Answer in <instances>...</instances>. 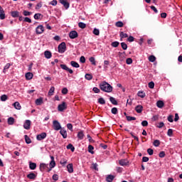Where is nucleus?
<instances>
[{
  "instance_id": "26",
  "label": "nucleus",
  "mask_w": 182,
  "mask_h": 182,
  "mask_svg": "<svg viewBox=\"0 0 182 182\" xmlns=\"http://www.w3.org/2000/svg\"><path fill=\"white\" fill-rule=\"evenodd\" d=\"M119 37L121 39H124V38H129V35L127 33H124L123 31L119 33Z\"/></svg>"
},
{
  "instance_id": "33",
  "label": "nucleus",
  "mask_w": 182,
  "mask_h": 182,
  "mask_svg": "<svg viewBox=\"0 0 182 182\" xmlns=\"http://www.w3.org/2000/svg\"><path fill=\"white\" fill-rule=\"evenodd\" d=\"M53 93H55V87H51L48 92V96H53Z\"/></svg>"
},
{
  "instance_id": "8",
  "label": "nucleus",
  "mask_w": 182,
  "mask_h": 182,
  "mask_svg": "<svg viewBox=\"0 0 182 182\" xmlns=\"http://www.w3.org/2000/svg\"><path fill=\"white\" fill-rule=\"evenodd\" d=\"M46 133L45 132L38 134L36 136V139L38 141L43 140V139H46Z\"/></svg>"
},
{
  "instance_id": "61",
  "label": "nucleus",
  "mask_w": 182,
  "mask_h": 182,
  "mask_svg": "<svg viewBox=\"0 0 182 182\" xmlns=\"http://www.w3.org/2000/svg\"><path fill=\"white\" fill-rule=\"evenodd\" d=\"M41 16H42V14H36L34 15V19L38 20V19H39V18H41Z\"/></svg>"
},
{
  "instance_id": "29",
  "label": "nucleus",
  "mask_w": 182,
  "mask_h": 182,
  "mask_svg": "<svg viewBox=\"0 0 182 182\" xmlns=\"http://www.w3.org/2000/svg\"><path fill=\"white\" fill-rule=\"evenodd\" d=\"M24 139H25L26 143L27 144H31V143H32V140H31V138H29V136L28 135H25Z\"/></svg>"
},
{
  "instance_id": "43",
  "label": "nucleus",
  "mask_w": 182,
  "mask_h": 182,
  "mask_svg": "<svg viewBox=\"0 0 182 182\" xmlns=\"http://www.w3.org/2000/svg\"><path fill=\"white\" fill-rule=\"evenodd\" d=\"M98 103H100V105H106V101L105 100V99L101 97L98 99Z\"/></svg>"
},
{
  "instance_id": "56",
  "label": "nucleus",
  "mask_w": 182,
  "mask_h": 182,
  "mask_svg": "<svg viewBox=\"0 0 182 182\" xmlns=\"http://www.w3.org/2000/svg\"><path fill=\"white\" fill-rule=\"evenodd\" d=\"M147 153L148 154H149V156H153V153H154V151H153V149L149 148L147 149Z\"/></svg>"
},
{
  "instance_id": "12",
  "label": "nucleus",
  "mask_w": 182,
  "mask_h": 182,
  "mask_svg": "<svg viewBox=\"0 0 182 182\" xmlns=\"http://www.w3.org/2000/svg\"><path fill=\"white\" fill-rule=\"evenodd\" d=\"M51 161L50 162V168H53L55 166H56V163L55 162V157L50 156Z\"/></svg>"
},
{
  "instance_id": "34",
  "label": "nucleus",
  "mask_w": 182,
  "mask_h": 182,
  "mask_svg": "<svg viewBox=\"0 0 182 182\" xmlns=\"http://www.w3.org/2000/svg\"><path fill=\"white\" fill-rule=\"evenodd\" d=\"M90 62L94 66H96V60L95 59V57H90L89 58Z\"/></svg>"
},
{
  "instance_id": "3",
  "label": "nucleus",
  "mask_w": 182,
  "mask_h": 182,
  "mask_svg": "<svg viewBox=\"0 0 182 182\" xmlns=\"http://www.w3.org/2000/svg\"><path fill=\"white\" fill-rule=\"evenodd\" d=\"M53 127L54 130H60L62 129V127L60 126V123L59 122L55 120L53 122Z\"/></svg>"
},
{
  "instance_id": "46",
  "label": "nucleus",
  "mask_w": 182,
  "mask_h": 182,
  "mask_svg": "<svg viewBox=\"0 0 182 182\" xmlns=\"http://www.w3.org/2000/svg\"><path fill=\"white\" fill-rule=\"evenodd\" d=\"M0 19H5V11H1L0 12Z\"/></svg>"
},
{
  "instance_id": "48",
  "label": "nucleus",
  "mask_w": 182,
  "mask_h": 182,
  "mask_svg": "<svg viewBox=\"0 0 182 182\" xmlns=\"http://www.w3.org/2000/svg\"><path fill=\"white\" fill-rule=\"evenodd\" d=\"M85 79H87V80H92V79H93V76L90 74H86Z\"/></svg>"
},
{
  "instance_id": "17",
  "label": "nucleus",
  "mask_w": 182,
  "mask_h": 182,
  "mask_svg": "<svg viewBox=\"0 0 182 182\" xmlns=\"http://www.w3.org/2000/svg\"><path fill=\"white\" fill-rule=\"evenodd\" d=\"M13 106L17 110H21L22 107L21 106V104L18 102H16L13 104Z\"/></svg>"
},
{
  "instance_id": "20",
  "label": "nucleus",
  "mask_w": 182,
  "mask_h": 182,
  "mask_svg": "<svg viewBox=\"0 0 182 182\" xmlns=\"http://www.w3.org/2000/svg\"><path fill=\"white\" fill-rule=\"evenodd\" d=\"M68 173H73V164H69L67 166Z\"/></svg>"
},
{
  "instance_id": "57",
  "label": "nucleus",
  "mask_w": 182,
  "mask_h": 182,
  "mask_svg": "<svg viewBox=\"0 0 182 182\" xmlns=\"http://www.w3.org/2000/svg\"><path fill=\"white\" fill-rule=\"evenodd\" d=\"M24 22H28V23H32V20L29 17L24 18Z\"/></svg>"
},
{
  "instance_id": "16",
  "label": "nucleus",
  "mask_w": 182,
  "mask_h": 182,
  "mask_svg": "<svg viewBox=\"0 0 182 182\" xmlns=\"http://www.w3.org/2000/svg\"><path fill=\"white\" fill-rule=\"evenodd\" d=\"M46 168H48V164H43V163L40 164V171H45Z\"/></svg>"
},
{
  "instance_id": "64",
  "label": "nucleus",
  "mask_w": 182,
  "mask_h": 182,
  "mask_svg": "<svg viewBox=\"0 0 182 182\" xmlns=\"http://www.w3.org/2000/svg\"><path fill=\"white\" fill-rule=\"evenodd\" d=\"M68 88L66 87H64L63 90H62V93L63 95H68Z\"/></svg>"
},
{
  "instance_id": "4",
  "label": "nucleus",
  "mask_w": 182,
  "mask_h": 182,
  "mask_svg": "<svg viewBox=\"0 0 182 182\" xmlns=\"http://www.w3.org/2000/svg\"><path fill=\"white\" fill-rule=\"evenodd\" d=\"M66 109H68V107L66 106V102H65L59 105L58 107V112H63V110H66Z\"/></svg>"
},
{
  "instance_id": "19",
  "label": "nucleus",
  "mask_w": 182,
  "mask_h": 182,
  "mask_svg": "<svg viewBox=\"0 0 182 182\" xmlns=\"http://www.w3.org/2000/svg\"><path fill=\"white\" fill-rule=\"evenodd\" d=\"M11 15L13 18H18L19 17V11H11Z\"/></svg>"
},
{
  "instance_id": "49",
  "label": "nucleus",
  "mask_w": 182,
  "mask_h": 182,
  "mask_svg": "<svg viewBox=\"0 0 182 182\" xmlns=\"http://www.w3.org/2000/svg\"><path fill=\"white\" fill-rule=\"evenodd\" d=\"M127 65H132L133 63V60L131 58H129L126 60Z\"/></svg>"
},
{
  "instance_id": "41",
  "label": "nucleus",
  "mask_w": 182,
  "mask_h": 182,
  "mask_svg": "<svg viewBox=\"0 0 182 182\" xmlns=\"http://www.w3.org/2000/svg\"><path fill=\"white\" fill-rule=\"evenodd\" d=\"M23 15L24 16H31V15H32V12L28 11H23Z\"/></svg>"
},
{
  "instance_id": "62",
  "label": "nucleus",
  "mask_w": 182,
  "mask_h": 182,
  "mask_svg": "<svg viewBox=\"0 0 182 182\" xmlns=\"http://www.w3.org/2000/svg\"><path fill=\"white\" fill-rule=\"evenodd\" d=\"M42 8V2L38 3L36 6V9H41Z\"/></svg>"
},
{
  "instance_id": "24",
  "label": "nucleus",
  "mask_w": 182,
  "mask_h": 182,
  "mask_svg": "<svg viewBox=\"0 0 182 182\" xmlns=\"http://www.w3.org/2000/svg\"><path fill=\"white\" fill-rule=\"evenodd\" d=\"M33 77V74L32 73H26V78L27 80H31Z\"/></svg>"
},
{
  "instance_id": "2",
  "label": "nucleus",
  "mask_w": 182,
  "mask_h": 182,
  "mask_svg": "<svg viewBox=\"0 0 182 182\" xmlns=\"http://www.w3.org/2000/svg\"><path fill=\"white\" fill-rule=\"evenodd\" d=\"M59 53H65L66 52V43L63 42L58 46Z\"/></svg>"
},
{
  "instance_id": "22",
  "label": "nucleus",
  "mask_w": 182,
  "mask_h": 182,
  "mask_svg": "<svg viewBox=\"0 0 182 182\" xmlns=\"http://www.w3.org/2000/svg\"><path fill=\"white\" fill-rule=\"evenodd\" d=\"M77 137L80 140H83L85 137V134H83V131H80L78 132Z\"/></svg>"
},
{
  "instance_id": "59",
  "label": "nucleus",
  "mask_w": 182,
  "mask_h": 182,
  "mask_svg": "<svg viewBox=\"0 0 182 182\" xmlns=\"http://www.w3.org/2000/svg\"><path fill=\"white\" fill-rule=\"evenodd\" d=\"M141 125L144 127H146V126H149V122L146 121V120H144L141 122Z\"/></svg>"
},
{
  "instance_id": "14",
  "label": "nucleus",
  "mask_w": 182,
  "mask_h": 182,
  "mask_svg": "<svg viewBox=\"0 0 182 182\" xmlns=\"http://www.w3.org/2000/svg\"><path fill=\"white\" fill-rule=\"evenodd\" d=\"M44 56L46 58V59H50L52 58V53L50 51H45L44 52Z\"/></svg>"
},
{
  "instance_id": "60",
  "label": "nucleus",
  "mask_w": 182,
  "mask_h": 182,
  "mask_svg": "<svg viewBox=\"0 0 182 182\" xmlns=\"http://www.w3.org/2000/svg\"><path fill=\"white\" fill-rule=\"evenodd\" d=\"M167 135L169 136V137H171V136H173V130L171 129H169L168 130Z\"/></svg>"
},
{
  "instance_id": "28",
  "label": "nucleus",
  "mask_w": 182,
  "mask_h": 182,
  "mask_svg": "<svg viewBox=\"0 0 182 182\" xmlns=\"http://www.w3.org/2000/svg\"><path fill=\"white\" fill-rule=\"evenodd\" d=\"M7 122H8V124L12 125L15 123V119L11 117L8 119Z\"/></svg>"
},
{
  "instance_id": "21",
  "label": "nucleus",
  "mask_w": 182,
  "mask_h": 182,
  "mask_svg": "<svg viewBox=\"0 0 182 182\" xmlns=\"http://www.w3.org/2000/svg\"><path fill=\"white\" fill-rule=\"evenodd\" d=\"M27 177L30 180H35V178H36V174H35L34 173H30L29 174L27 175Z\"/></svg>"
},
{
  "instance_id": "54",
  "label": "nucleus",
  "mask_w": 182,
  "mask_h": 182,
  "mask_svg": "<svg viewBox=\"0 0 182 182\" xmlns=\"http://www.w3.org/2000/svg\"><path fill=\"white\" fill-rule=\"evenodd\" d=\"M97 164H92V168H93V170H95L96 171H99V168H97Z\"/></svg>"
},
{
  "instance_id": "35",
  "label": "nucleus",
  "mask_w": 182,
  "mask_h": 182,
  "mask_svg": "<svg viewBox=\"0 0 182 182\" xmlns=\"http://www.w3.org/2000/svg\"><path fill=\"white\" fill-rule=\"evenodd\" d=\"M138 96L139 97H141V99H143V98L146 97V93L144 92H143V91H139L138 92Z\"/></svg>"
},
{
  "instance_id": "32",
  "label": "nucleus",
  "mask_w": 182,
  "mask_h": 182,
  "mask_svg": "<svg viewBox=\"0 0 182 182\" xmlns=\"http://www.w3.org/2000/svg\"><path fill=\"white\" fill-rule=\"evenodd\" d=\"M93 150H95V147H93V146H92V145H89L88 146L89 153H91V154H95V151H93Z\"/></svg>"
},
{
  "instance_id": "27",
  "label": "nucleus",
  "mask_w": 182,
  "mask_h": 182,
  "mask_svg": "<svg viewBox=\"0 0 182 182\" xmlns=\"http://www.w3.org/2000/svg\"><path fill=\"white\" fill-rule=\"evenodd\" d=\"M29 168L31 170H35L36 168V164L33 162H30L29 163Z\"/></svg>"
},
{
  "instance_id": "63",
  "label": "nucleus",
  "mask_w": 182,
  "mask_h": 182,
  "mask_svg": "<svg viewBox=\"0 0 182 182\" xmlns=\"http://www.w3.org/2000/svg\"><path fill=\"white\" fill-rule=\"evenodd\" d=\"M159 157H161V159H163V157L166 156V153H164V151H161L159 154Z\"/></svg>"
},
{
  "instance_id": "36",
  "label": "nucleus",
  "mask_w": 182,
  "mask_h": 182,
  "mask_svg": "<svg viewBox=\"0 0 182 182\" xmlns=\"http://www.w3.org/2000/svg\"><path fill=\"white\" fill-rule=\"evenodd\" d=\"M124 23L122 21H117L116 23H115V26H117V28H123L124 26Z\"/></svg>"
},
{
  "instance_id": "10",
  "label": "nucleus",
  "mask_w": 182,
  "mask_h": 182,
  "mask_svg": "<svg viewBox=\"0 0 182 182\" xmlns=\"http://www.w3.org/2000/svg\"><path fill=\"white\" fill-rule=\"evenodd\" d=\"M60 4H62L65 9H68L70 6L69 2L66 1V0H59Z\"/></svg>"
},
{
  "instance_id": "52",
  "label": "nucleus",
  "mask_w": 182,
  "mask_h": 182,
  "mask_svg": "<svg viewBox=\"0 0 182 182\" xmlns=\"http://www.w3.org/2000/svg\"><path fill=\"white\" fill-rule=\"evenodd\" d=\"M127 120L128 122H132V120H136V117H131V116H127Z\"/></svg>"
},
{
  "instance_id": "38",
  "label": "nucleus",
  "mask_w": 182,
  "mask_h": 182,
  "mask_svg": "<svg viewBox=\"0 0 182 182\" xmlns=\"http://www.w3.org/2000/svg\"><path fill=\"white\" fill-rule=\"evenodd\" d=\"M92 33L96 36H99V35H100V31L97 28H94Z\"/></svg>"
},
{
  "instance_id": "30",
  "label": "nucleus",
  "mask_w": 182,
  "mask_h": 182,
  "mask_svg": "<svg viewBox=\"0 0 182 182\" xmlns=\"http://www.w3.org/2000/svg\"><path fill=\"white\" fill-rule=\"evenodd\" d=\"M109 100H110L111 103L114 105V106H117V101L116 100V99L114 97H110Z\"/></svg>"
},
{
  "instance_id": "1",
  "label": "nucleus",
  "mask_w": 182,
  "mask_h": 182,
  "mask_svg": "<svg viewBox=\"0 0 182 182\" xmlns=\"http://www.w3.org/2000/svg\"><path fill=\"white\" fill-rule=\"evenodd\" d=\"M100 87L102 92H105L106 93H110L113 91V87L105 81L100 83Z\"/></svg>"
},
{
  "instance_id": "42",
  "label": "nucleus",
  "mask_w": 182,
  "mask_h": 182,
  "mask_svg": "<svg viewBox=\"0 0 182 182\" xmlns=\"http://www.w3.org/2000/svg\"><path fill=\"white\" fill-rule=\"evenodd\" d=\"M68 163V160H66L65 159H62L60 161V164H61L62 166H66Z\"/></svg>"
},
{
  "instance_id": "25",
  "label": "nucleus",
  "mask_w": 182,
  "mask_h": 182,
  "mask_svg": "<svg viewBox=\"0 0 182 182\" xmlns=\"http://www.w3.org/2000/svg\"><path fill=\"white\" fill-rule=\"evenodd\" d=\"M107 182H112L114 180V176L108 175L106 178Z\"/></svg>"
},
{
  "instance_id": "23",
  "label": "nucleus",
  "mask_w": 182,
  "mask_h": 182,
  "mask_svg": "<svg viewBox=\"0 0 182 182\" xmlns=\"http://www.w3.org/2000/svg\"><path fill=\"white\" fill-rule=\"evenodd\" d=\"M43 103V99L42 97L38 98L36 100V105L37 106H41Z\"/></svg>"
},
{
  "instance_id": "37",
  "label": "nucleus",
  "mask_w": 182,
  "mask_h": 182,
  "mask_svg": "<svg viewBox=\"0 0 182 182\" xmlns=\"http://www.w3.org/2000/svg\"><path fill=\"white\" fill-rule=\"evenodd\" d=\"M119 45H120V43H119V41H114L111 43V46H112V48H117Z\"/></svg>"
},
{
  "instance_id": "7",
  "label": "nucleus",
  "mask_w": 182,
  "mask_h": 182,
  "mask_svg": "<svg viewBox=\"0 0 182 182\" xmlns=\"http://www.w3.org/2000/svg\"><path fill=\"white\" fill-rule=\"evenodd\" d=\"M60 66L61 69H63V70H67V72H69V73H70V75H72V73H73V70L68 68L66 65L61 64Z\"/></svg>"
},
{
  "instance_id": "31",
  "label": "nucleus",
  "mask_w": 182,
  "mask_h": 182,
  "mask_svg": "<svg viewBox=\"0 0 182 182\" xmlns=\"http://www.w3.org/2000/svg\"><path fill=\"white\" fill-rule=\"evenodd\" d=\"M70 65L71 66H73V68H80V65H79V63H76L75 61H71Z\"/></svg>"
},
{
  "instance_id": "18",
  "label": "nucleus",
  "mask_w": 182,
  "mask_h": 182,
  "mask_svg": "<svg viewBox=\"0 0 182 182\" xmlns=\"http://www.w3.org/2000/svg\"><path fill=\"white\" fill-rule=\"evenodd\" d=\"M135 110H136V113H141L143 112V106L137 105L135 107Z\"/></svg>"
},
{
  "instance_id": "9",
  "label": "nucleus",
  "mask_w": 182,
  "mask_h": 182,
  "mask_svg": "<svg viewBox=\"0 0 182 182\" xmlns=\"http://www.w3.org/2000/svg\"><path fill=\"white\" fill-rule=\"evenodd\" d=\"M23 127L24 129H26V130H29V129H31V120L29 119L26 120L23 124Z\"/></svg>"
},
{
  "instance_id": "53",
  "label": "nucleus",
  "mask_w": 182,
  "mask_h": 182,
  "mask_svg": "<svg viewBox=\"0 0 182 182\" xmlns=\"http://www.w3.org/2000/svg\"><path fill=\"white\" fill-rule=\"evenodd\" d=\"M148 86L149 89H154V82L153 81H151L149 84Z\"/></svg>"
},
{
  "instance_id": "13",
  "label": "nucleus",
  "mask_w": 182,
  "mask_h": 182,
  "mask_svg": "<svg viewBox=\"0 0 182 182\" xmlns=\"http://www.w3.org/2000/svg\"><path fill=\"white\" fill-rule=\"evenodd\" d=\"M120 166H127L129 164V161L127 159H121L119 161Z\"/></svg>"
},
{
  "instance_id": "51",
  "label": "nucleus",
  "mask_w": 182,
  "mask_h": 182,
  "mask_svg": "<svg viewBox=\"0 0 182 182\" xmlns=\"http://www.w3.org/2000/svg\"><path fill=\"white\" fill-rule=\"evenodd\" d=\"M121 46L124 50H127V44L126 43H121Z\"/></svg>"
},
{
  "instance_id": "6",
  "label": "nucleus",
  "mask_w": 182,
  "mask_h": 182,
  "mask_svg": "<svg viewBox=\"0 0 182 182\" xmlns=\"http://www.w3.org/2000/svg\"><path fill=\"white\" fill-rule=\"evenodd\" d=\"M69 36H70V39H76V38H77V36H78L77 31H70L69 33Z\"/></svg>"
},
{
  "instance_id": "15",
  "label": "nucleus",
  "mask_w": 182,
  "mask_h": 182,
  "mask_svg": "<svg viewBox=\"0 0 182 182\" xmlns=\"http://www.w3.org/2000/svg\"><path fill=\"white\" fill-rule=\"evenodd\" d=\"M156 106L159 109H163L164 107V102L162 100H159L156 102Z\"/></svg>"
},
{
  "instance_id": "39",
  "label": "nucleus",
  "mask_w": 182,
  "mask_h": 182,
  "mask_svg": "<svg viewBox=\"0 0 182 182\" xmlns=\"http://www.w3.org/2000/svg\"><path fill=\"white\" fill-rule=\"evenodd\" d=\"M78 26L81 29H85V28H86V23H83V22H80V23H78Z\"/></svg>"
},
{
  "instance_id": "45",
  "label": "nucleus",
  "mask_w": 182,
  "mask_h": 182,
  "mask_svg": "<svg viewBox=\"0 0 182 182\" xmlns=\"http://www.w3.org/2000/svg\"><path fill=\"white\" fill-rule=\"evenodd\" d=\"M1 102H6V100H8V96L6 95H3L1 97Z\"/></svg>"
},
{
  "instance_id": "5",
  "label": "nucleus",
  "mask_w": 182,
  "mask_h": 182,
  "mask_svg": "<svg viewBox=\"0 0 182 182\" xmlns=\"http://www.w3.org/2000/svg\"><path fill=\"white\" fill-rule=\"evenodd\" d=\"M45 31V28H43V26L40 25L36 28V32L37 35H41V33H43V31Z\"/></svg>"
},
{
  "instance_id": "47",
  "label": "nucleus",
  "mask_w": 182,
  "mask_h": 182,
  "mask_svg": "<svg viewBox=\"0 0 182 182\" xmlns=\"http://www.w3.org/2000/svg\"><path fill=\"white\" fill-rule=\"evenodd\" d=\"M154 146H155V147H159V146H160V141L159 139H156L154 141Z\"/></svg>"
},
{
  "instance_id": "50",
  "label": "nucleus",
  "mask_w": 182,
  "mask_h": 182,
  "mask_svg": "<svg viewBox=\"0 0 182 182\" xmlns=\"http://www.w3.org/2000/svg\"><path fill=\"white\" fill-rule=\"evenodd\" d=\"M117 107H113L112 109H111V112L112 113V114H117Z\"/></svg>"
},
{
  "instance_id": "55",
  "label": "nucleus",
  "mask_w": 182,
  "mask_h": 182,
  "mask_svg": "<svg viewBox=\"0 0 182 182\" xmlns=\"http://www.w3.org/2000/svg\"><path fill=\"white\" fill-rule=\"evenodd\" d=\"M80 62L81 63H86V58H85V56H81L80 57Z\"/></svg>"
},
{
  "instance_id": "11",
  "label": "nucleus",
  "mask_w": 182,
  "mask_h": 182,
  "mask_svg": "<svg viewBox=\"0 0 182 182\" xmlns=\"http://www.w3.org/2000/svg\"><path fill=\"white\" fill-rule=\"evenodd\" d=\"M60 133L63 136V139H66V137H68V132H66V130L65 129L61 128Z\"/></svg>"
},
{
  "instance_id": "44",
  "label": "nucleus",
  "mask_w": 182,
  "mask_h": 182,
  "mask_svg": "<svg viewBox=\"0 0 182 182\" xmlns=\"http://www.w3.org/2000/svg\"><path fill=\"white\" fill-rule=\"evenodd\" d=\"M149 62H156V56L154 55H150L149 57Z\"/></svg>"
},
{
  "instance_id": "58",
  "label": "nucleus",
  "mask_w": 182,
  "mask_h": 182,
  "mask_svg": "<svg viewBox=\"0 0 182 182\" xmlns=\"http://www.w3.org/2000/svg\"><path fill=\"white\" fill-rule=\"evenodd\" d=\"M9 68H11V63H7L5 66H4V73H5V70H6L7 69H9Z\"/></svg>"
},
{
  "instance_id": "40",
  "label": "nucleus",
  "mask_w": 182,
  "mask_h": 182,
  "mask_svg": "<svg viewBox=\"0 0 182 182\" xmlns=\"http://www.w3.org/2000/svg\"><path fill=\"white\" fill-rule=\"evenodd\" d=\"M67 149L68 150H71V151H75V146H73V145L72 144H69L68 146H67Z\"/></svg>"
}]
</instances>
